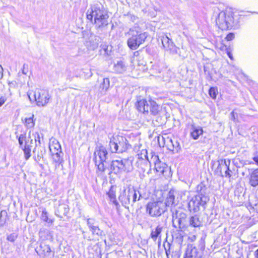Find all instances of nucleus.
Listing matches in <instances>:
<instances>
[{
	"label": "nucleus",
	"mask_w": 258,
	"mask_h": 258,
	"mask_svg": "<svg viewBox=\"0 0 258 258\" xmlns=\"http://www.w3.org/2000/svg\"><path fill=\"white\" fill-rule=\"evenodd\" d=\"M142 197L141 193L131 185L123 187L118 197L119 201L125 208H128L129 205L133 206Z\"/></svg>",
	"instance_id": "nucleus-3"
},
{
	"label": "nucleus",
	"mask_w": 258,
	"mask_h": 258,
	"mask_svg": "<svg viewBox=\"0 0 258 258\" xmlns=\"http://www.w3.org/2000/svg\"><path fill=\"white\" fill-rule=\"evenodd\" d=\"M188 226V220L186 219V215L184 213H180L178 218V227L180 229H184Z\"/></svg>",
	"instance_id": "nucleus-28"
},
{
	"label": "nucleus",
	"mask_w": 258,
	"mask_h": 258,
	"mask_svg": "<svg viewBox=\"0 0 258 258\" xmlns=\"http://www.w3.org/2000/svg\"><path fill=\"white\" fill-rule=\"evenodd\" d=\"M7 212L5 210H3L0 213V227H2L4 225L6 222V216Z\"/></svg>",
	"instance_id": "nucleus-35"
},
{
	"label": "nucleus",
	"mask_w": 258,
	"mask_h": 258,
	"mask_svg": "<svg viewBox=\"0 0 258 258\" xmlns=\"http://www.w3.org/2000/svg\"><path fill=\"white\" fill-rule=\"evenodd\" d=\"M53 155V160L54 162H55L56 164H58L57 166H58L60 164L62 163L63 162V159H62V155L63 153L62 152L60 153H55L54 154H52ZM57 166V165H56V167Z\"/></svg>",
	"instance_id": "nucleus-32"
},
{
	"label": "nucleus",
	"mask_w": 258,
	"mask_h": 258,
	"mask_svg": "<svg viewBox=\"0 0 258 258\" xmlns=\"http://www.w3.org/2000/svg\"><path fill=\"white\" fill-rule=\"evenodd\" d=\"M110 86V81L108 78H103L100 82L99 87V90L101 93H105L108 90Z\"/></svg>",
	"instance_id": "nucleus-26"
},
{
	"label": "nucleus",
	"mask_w": 258,
	"mask_h": 258,
	"mask_svg": "<svg viewBox=\"0 0 258 258\" xmlns=\"http://www.w3.org/2000/svg\"><path fill=\"white\" fill-rule=\"evenodd\" d=\"M125 34L128 35L127 45L133 50L137 49L141 44L145 42L148 37L147 32L139 31L136 28L130 29Z\"/></svg>",
	"instance_id": "nucleus-5"
},
{
	"label": "nucleus",
	"mask_w": 258,
	"mask_h": 258,
	"mask_svg": "<svg viewBox=\"0 0 258 258\" xmlns=\"http://www.w3.org/2000/svg\"><path fill=\"white\" fill-rule=\"evenodd\" d=\"M26 137L24 135H21L18 139L19 143L21 148L23 147V142L26 141Z\"/></svg>",
	"instance_id": "nucleus-41"
},
{
	"label": "nucleus",
	"mask_w": 258,
	"mask_h": 258,
	"mask_svg": "<svg viewBox=\"0 0 258 258\" xmlns=\"http://www.w3.org/2000/svg\"><path fill=\"white\" fill-rule=\"evenodd\" d=\"M6 98L5 97H0V107L2 106L6 102Z\"/></svg>",
	"instance_id": "nucleus-45"
},
{
	"label": "nucleus",
	"mask_w": 258,
	"mask_h": 258,
	"mask_svg": "<svg viewBox=\"0 0 258 258\" xmlns=\"http://www.w3.org/2000/svg\"><path fill=\"white\" fill-rule=\"evenodd\" d=\"M191 225L194 227H198L202 225V222L198 215H195L188 220V225Z\"/></svg>",
	"instance_id": "nucleus-29"
},
{
	"label": "nucleus",
	"mask_w": 258,
	"mask_h": 258,
	"mask_svg": "<svg viewBox=\"0 0 258 258\" xmlns=\"http://www.w3.org/2000/svg\"><path fill=\"white\" fill-rule=\"evenodd\" d=\"M59 208H60V209H61V208H63V209H64V210H68V208L67 207H66V206H60L59 207Z\"/></svg>",
	"instance_id": "nucleus-52"
},
{
	"label": "nucleus",
	"mask_w": 258,
	"mask_h": 258,
	"mask_svg": "<svg viewBox=\"0 0 258 258\" xmlns=\"http://www.w3.org/2000/svg\"><path fill=\"white\" fill-rule=\"evenodd\" d=\"M177 253L175 252H173L171 255V258H177Z\"/></svg>",
	"instance_id": "nucleus-49"
},
{
	"label": "nucleus",
	"mask_w": 258,
	"mask_h": 258,
	"mask_svg": "<svg viewBox=\"0 0 258 258\" xmlns=\"http://www.w3.org/2000/svg\"><path fill=\"white\" fill-rule=\"evenodd\" d=\"M109 145L112 153H122L127 149V140L121 136L113 137Z\"/></svg>",
	"instance_id": "nucleus-10"
},
{
	"label": "nucleus",
	"mask_w": 258,
	"mask_h": 258,
	"mask_svg": "<svg viewBox=\"0 0 258 258\" xmlns=\"http://www.w3.org/2000/svg\"><path fill=\"white\" fill-rule=\"evenodd\" d=\"M115 187L114 186H111L110 188L109 191L107 192V195L110 200L112 202V203L116 206L118 205V202L116 200V195H115Z\"/></svg>",
	"instance_id": "nucleus-30"
},
{
	"label": "nucleus",
	"mask_w": 258,
	"mask_h": 258,
	"mask_svg": "<svg viewBox=\"0 0 258 258\" xmlns=\"http://www.w3.org/2000/svg\"><path fill=\"white\" fill-rule=\"evenodd\" d=\"M249 183L252 186H256L258 185V171H254L250 175Z\"/></svg>",
	"instance_id": "nucleus-31"
},
{
	"label": "nucleus",
	"mask_w": 258,
	"mask_h": 258,
	"mask_svg": "<svg viewBox=\"0 0 258 258\" xmlns=\"http://www.w3.org/2000/svg\"><path fill=\"white\" fill-rule=\"evenodd\" d=\"M33 135L35 138V142H38L39 144H40V136H39V133H35V134H33Z\"/></svg>",
	"instance_id": "nucleus-42"
},
{
	"label": "nucleus",
	"mask_w": 258,
	"mask_h": 258,
	"mask_svg": "<svg viewBox=\"0 0 258 258\" xmlns=\"http://www.w3.org/2000/svg\"><path fill=\"white\" fill-rule=\"evenodd\" d=\"M252 159L255 162V163L258 165V154H257V152H256L253 154V157H252Z\"/></svg>",
	"instance_id": "nucleus-44"
},
{
	"label": "nucleus",
	"mask_w": 258,
	"mask_h": 258,
	"mask_svg": "<svg viewBox=\"0 0 258 258\" xmlns=\"http://www.w3.org/2000/svg\"><path fill=\"white\" fill-rule=\"evenodd\" d=\"M218 94V89L216 87H211L209 90V94L210 96L213 99L216 98Z\"/></svg>",
	"instance_id": "nucleus-36"
},
{
	"label": "nucleus",
	"mask_w": 258,
	"mask_h": 258,
	"mask_svg": "<svg viewBox=\"0 0 258 258\" xmlns=\"http://www.w3.org/2000/svg\"><path fill=\"white\" fill-rule=\"evenodd\" d=\"M202 256V252L192 244L187 245L184 258H200Z\"/></svg>",
	"instance_id": "nucleus-16"
},
{
	"label": "nucleus",
	"mask_w": 258,
	"mask_h": 258,
	"mask_svg": "<svg viewBox=\"0 0 258 258\" xmlns=\"http://www.w3.org/2000/svg\"><path fill=\"white\" fill-rule=\"evenodd\" d=\"M234 38V35L233 33H230L229 34H228L226 37V39L228 40V41H230V40H232L233 38Z\"/></svg>",
	"instance_id": "nucleus-43"
},
{
	"label": "nucleus",
	"mask_w": 258,
	"mask_h": 258,
	"mask_svg": "<svg viewBox=\"0 0 258 258\" xmlns=\"http://www.w3.org/2000/svg\"><path fill=\"white\" fill-rule=\"evenodd\" d=\"M178 234H179V235H180V236H183L181 233H178Z\"/></svg>",
	"instance_id": "nucleus-55"
},
{
	"label": "nucleus",
	"mask_w": 258,
	"mask_h": 258,
	"mask_svg": "<svg viewBox=\"0 0 258 258\" xmlns=\"http://www.w3.org/2000/svg\"><path fill=\"white\" fill-rule=\"evenodd\" d=\"M33 139L29 137L27 141H25L24 146L22 148L26 160H28L31 157V148L32 147Z\"/></svg>",
	"instance_id": "nucleus-20"
},
{
	"label": "nucleus",
	"mask_w": 258,
	"mask_h": 258,
	"mask_svg": "<svg viewBox=\"0 0 258 258\" xmlns=\"http://www.w3.org/2000/svg\"><path fill=\"white\" fill-rule=\"evenodd\" d=\"M108 153L105 148L102 146L97 147L94 153V160L95 165L97 166L98 170L100 172H104L108 165Z\"/></svg>",
	"instance_id": "nucleus-7"
},
{
	"label": "nucleus",
	"mask_w": 258,
	"mask_h": 258,
	"mask_svg": "<svg viewBox=\"0 0 258 258\" xmlns=\"http://www.w3.org/2000/svg\"><path fill=\"white\" fill-rule=\"evenodd\" d=\"M37 253L42 258H53L54 252L52 251L49 245L41 243L39 246L35 248Z\"/></svg>",
	"instance_id": "nucleus-13"
},
{
	"label": "nucleus",
	"mask_w": 258,
	"mask_h": 258,
	"mask_svg": "<svg viewBox=\"0 0 258 258\" xmlns=\"http://www.w3.org/2000/svg\"><path fill=\"white\" fill-rule=\"evenodd\" d=\"M162 44L164 48L172 50L174 49V45L173 42L167 36H163L161 38Z\"/></svg>",
	"instance_id": "nucleus-25"
},
{
	"label": "nucleus",
	"mask_w": 258,
	"mask_h": 258,
	"mask_svg": "<svg viewBox=\"0 0 258 258\" xmlns=\"http://www.w3.org/2000/svg\"><path fill=\"white\" fill-rule=\"evenodd\" d=\"M30 101H35L39 107L45 106L49 102L51 96L47 90L36 89L34 92L29 91L27 94Z\"/></svg>",
	"instance_id": "nucleus-6"
},
{
	"label": "nucleus",
	"mask_w": 258,
	"mask_h": 258,
	"mask_svg": "<svg viewBox=\"0 0 258 258\" xmlns=\"http://www.w3.org/2000/svg\"><path fill=\"white\" fill-rule=\"evenodd\" d=\"M203 132V130L201 127L194 128L193 131L190 133V136L194 140H197L200 135H202Z\"/></svg>",
	"instance_id": "nucleus-33"
},
{
	"label": "nucleus",
	"mask_w": 258,
	"mask_h": 258,
	"mask_svg": "<svg viewBox=\"0 0 258 258\" xmlns=\"http://www.w3.org/2000/svg\"><path fill=\"white\" fill-rule=\"evenodd\" d=\"M137 108L141 112L150 114L154 116L158 115L153 122L155 126H159L164 124L165 118L160 115V107L153 100H141L137 102Z\"/></svg>",
	"instance_id": "nucleus-1"
},
{
	"label": "nucleus",
	"mask_w": 258,
	"mask_h": 258,
	"mask_svg": "<svg viewBox=\"0 0 258 258\" xmlns=\"http://www.w3.org/2000/svg\"><path fill=\"white\" fill-rule=\"evenodd\" d=\"M130 17L131 20L133 22H135L138 19V18L136 16H134V15H130Z\"/></svg>",
	"instance_id": "nucleus-48"
},
{
	"label": "nucleus",
	"mask_w": 258,
	"mask_h": 258,
	"mask_svg": "<svg viewBox=\"0 0 258 258\" xmlns=\"http://www.w3.org/2000/svg\"><path fill=\"white\" fill-rule=\"evenodd\" d=\"M147 151L146 149L142 150L140 153L138 154V165L144 163L145 166L148 168L151 165L150 159H149L148 156Z\"/></svg>",
	"instance_id": "nucleus-18"
},
{
	"label": "nucleus",
	"mask_w": 258,
	"mask_h": 258,
	"mask_svg": "<svg viewBox=\"0 0 258 258\" xmlns=\"http://www.w3.org/2000/svg\"><path fill=\"white\" fill-rule=\"evenodd\" d=\"M110 169L116 174L131 172L133 170V161L130 159L113 160Z\"/></svg>",
	"instance_id": "nucleus-8"
},
{
	"label": "nucleus",
	"mask_w": 258,
	"mask_h": 258,
	"mask_svg": "<svg viewBox=\"0 0 258 258\" xmlns=\"http://www.w3.org/2000/svg\"><path fill=\"white\" fill-rule=\"evenodd\" d=\"M151 154L152 156L150 159L151 164L152 163L154 164L155 169L157 172L163 174L165 171V169L166 168V165L159 160L158 155L153 153H151Z\"/></svg>",
	"instance_id": "nucleus-15"
},
{
	"label": "nucleus",
	"mask_w": 258,
	"mask_h": 258,
	"mask_svg": "<svg viewBox=\"0 0 258 258\" xmlns=\"http://www.w3.org/2000/svg\"><path fill=\"white\" fill-rule=\"evenodd\" d=\"M216 23L222 30L231 29L234 23L233 14L230 11H222L219 13Z\"/></svg>",
	"instance_id": "nucleus-9"
},
{
	"label": "nucleus",
	"mask_w": 258,
	"mask_h": 258,
	"mask_svg": "<svg viewBox=\"0 0 258 258\" xmlns=\"http://www.w3.org/2000/svg\"><path fill=\"white\" fill-rule=\"evenodd\" d=\"M87 224L90 231L94 235L101 236L102 235L103 231L101 230L98 225V222L94 218H87Z\"/></svg>",
	"instance_id": "nucleus-14"
},
{
	"label": "nucleus",
	"mask_w": 258,
	"mask_h": 258,
	"mask_svg": "<svg viewBox=\"0 0 258 258\" xmlns=\"http://www.w3.org/2000/svg\"><path fill=\"white\" fill-rule=\"evenodd\" d=\"M139 166H140V168L142 169V171L144 173H145L147 171V173L149 174L150 171H151V166L150 167L147 168L144 163H142V164H140Z\"/></svg>",
	"instance_id": "nucleus-39"
},
{
	"label": "nucleus",
	"mask_w": 258,
	"mask_h": 258,
	"mask_svg": "<svg viewBox=\"0 0 258 258\" xmlns=\"http://www.w3.org/2000/svg\"><path fill=\"white\" fill-rule=\"evenodd\" d=\"M174 191L170 190L166 198L165 206H171V211L172 212V223L174 227H176L175 225L176 221L177 222V210L175 205H173L175 197L174 195Z\"/></svg>",
	"instance_id": "nucleus-12"
},
{
	"label": "nucleus",
	"mask_w": 258,
	"mask_h": 258,
	"mask_svg": "<svg viewBox=\"0 0 258 258\" xmlns=\"http://www.w3.org/2000/svg\"><path fill=\"white\" fill-rule=\"evenodd\" d=\"M227 54L228 55V56L229 57V58L231 59H233V57L232 56V54L229 51H227Z\"/></svg>",
	"instance_id": "nucleus-50"
},
{
	"label": "nucleus",
	"mask_w": 258,
	"mask_h": 258,
	"mask_svg": "<svg viewBox=\"0 0 258 258\" xmlns=\"http://www.w3.org/2000/svg\"><path fill=\"white\" fill-rule=\"evenodd\" d=\"M189 192L187 191H185L181 194L180 200L181 208L184 210H186L188 206H186V204L188 205L189 202Z\"/></svg>",
	"instance_id": "nucleus-21"
},
{
	"label": "nucleus",
	"mask_w": 258,
	"mask_h": 258,
	"mask_svg": "<svg viewBox=\"0 0 258 258\" xmlns=\"http://www.w3.org/2000/svg\"><path fill=\"white\" fill-rule=\"evenodd\" d=\"M258 200L256 197L252 195L249 197V202L251 206L254 209V207H256V205L257 204Z\"/></svg>",
	"instance_id": "nucleus-34"
},
{
	"label": "nucleus",
	"mask_w": 258,
	"mask_h": 258,
	"mask_svg": "<svg viewBox=\"0 0 258 258\" xmlns=\"http://www.w3.org/2000/svg\"><path fill=\"white\" fill-rule=\"evenodd\" d=\"M109 16L107 12L103 6L99 3L92 5L87 12V18L95 25V27L100 28L106 26L108 24Z\"/></svg>",
	"instance_id": "nucleus-2"
},
{
	"label": "nucleus",
	"mask_w": 258,
	"mask_h": 258,
	"mask_svg": "<svg viewBox=\"0 0 258 258\" xmlns=\"http://www.w3.org/2000/svg\"><path fill=\"white\" fill-rule=\"evenodd\" d=\"M254 209L258 212V202L257 204L256 205V207H254Z\"/></svg>",
	"instance_id": "nucleus-53"
},
{
	"label": "nucleus",
	"mask_w": 258,
	"mask_h": 258,
	"mask_svg": "<svg viewBox=\"0 0 258 258\" xmlns=\"http://www.w3.org/2000/svg\"><path fill=\"white\" fill-rule=\"evenodd\" d=\"M165 211V203L161 201L150 202L146 207L147 212L152 217L159 216Z\"/></svg>",
	"instance_id": "nucleus-11"
},
{
	"label": "nucleus",
	"mask_w": 258,
	"mask_h": 258,
	"mask_svg": "<svg viewBox=\"0 0 258 258\" xmlns=\"http://www.w3.org/2000/svg\"><path fill=\"white\" fill-rule=\"evenodd\" d=\"M199 194L191 198L188 202V205L186 204V206H188L186 209L190 212H198L200 211L201 207L204 208L207 202L209 201V198L205 195L206 186L202 184L197 187V190H199Z\"/></svg>",
	"instance_id": "nucleus-4"
},
{
	"label": "nucleus",
	"mask_w": 258,
	"mask_h": 258,
	"mask_svg": "<svg viewBox=\"0 0 258 258\" xmlns=\"http://www.w3.org/2000/svg\"><path fill=\"white\" fill-rule=\"evenodd\" d=\"M166 254H167V256L168 258H169V257H168V251H166Z\"/></svg>",
	"instance_id": "nucleus-54"
},
{
	"label": "nucleus",
	"mask_w": 258,
	"mask_h": 258,
	"mask_svg": "<svg viewBox=\"0 0 258 258\" xmlns=\"http://www.w3.org/2000/svg\"><path fill=\"white\" fill-rule=\"evenodd\" d=\"M28 66L27 64H24L23 68V70H22V73H23V74H24V75H26L27 74V71L25 70V68L27 67L28 68Z\"/></svg>",
	"instance_id": "nucleus-46"
},
{
	"label": "nucleus",
	"mask_w": 258,
	"mask_h": 258,
	"mask_svg": "<svg viewBox=\"0 0 258 258\" xmlns=\"http://www.w3.org/2000/svg\"><path fill=\"white\" fill-rule=\"evenodd\" d=\"M25 124L27 128H32L34 125V123L33 122V118L32 117H29L28 118H26L25 119Z\"/></svg>",
	"instance_id": "nucleus-38"
},
{
	"label": "nucleus",
	"mask_w": 258,
	"mask_h": 258,
	"mask_svg": "<svg viewBox=\"0 0 258 258\" xmlns=\"http://www.w3.org/2000/svg\"><path fill=\"white\" fill-rule=\"evenodd\" d=\"M41 219L44 221L48 222V223H52V221L51 220H49L48 218V214L46 211L44 209L42 211V214L41 216Z\"/></svg>",
	"instance_id": "nucleus-37"
},
{
	"label": "nucleus",
	"mask_w": 258,
	"mask_h": 258,
	"mask_svg": "<svg viewBox=\"0 0 258 258\" xmlns=\"http://www.w3.org/2000/svg\"><path fill=\"white\" fill-rule=\"evenodd\" d=\"M3 72L4 70L1 65H0V80L2 79L3 77Z\"/></svg>",
	"instance_id": "nucleus-47"
},
{
	"label": "nucleus",
	"mask_w": 258,
	"mask_h": 258,
	"mask_svg": "<svg viewBox=\"0 0 258 258\" xmlns=\"http://www.w3.org/2000/svg\"><path fill=\"white\" fill-rule=\"evenodd\" d=\"M127 66L122 60L117 61L114 63L113 69L117 73L122 74L126 71Z\"/></svg>",
	"instance_id": "nucleus-23"
},
{
	"label": "nucleus",
	"mask_w": 258,
	"mask_h": 258,
	"mask_svg": "<svg viewBox=\"0 0 258 258\" xmlns=\"http://www.w3.org/2000/svg\"><path fill=\"white\" fill-rule=\"evenodd\" d=\"M230 164V161L227 162L225 160H222L219 163L217 167V170L220 172L222 176L230 177L231 171L230 170L229 166Z\"/></svg>",
	"instance_id": "nucleus-17"
},
{
	"label": "nucleus",
	"mask_w": 258,
	"mask_h": 258,
	"mask_svg": "<svg viewBox=\"0 0 258 258\" xmlns=\"http://www.w3.org/2000/svg\"><path fill=\"white\" fill-rule=\"evenodd\" d=\"M254 255L255 257L258 258V249L254 252Z\"/></svg>",
	"instance_id": "nucleus-51"
},
{
	"label": "nucleus",
	"mask_w": 258,
	"mask_h": 258,
	"mask_svg": "<svg viewBox=\"0 0 258 258\" xmlns=\"http://www.w3.org/2000/svg\"><path fill=\"white\" fill-rule=\"evenodd\" d=\"M49 148L50 151L52 154H54L56 152H62L61 146L59 142L56 140L52 141L51 143H50Z\"/></svg>",
	"instance_id": "nucleus-27"
},
{
	"label": "nucleus",
	"mask_w": 258,
	"mask_h": 258,
	"mask_svg": "<svg viewBox=\"0 0 258 258\" xmlns=\"http://www.w3.org/2000/svg\"><path fill=\"white\" fill-rule=\"evenodd\" d=\"M17 238V235L15 233H12L7 236V239L11 242H14Z\"/></svg>",
	"instance_id": "nucleus-40"
},
{
	"label": "nucleus",
	"mask_w": 258,
	"mask_h": 258,
	"mask_svg": "<svg viewBox=\"0 0 258 258\" xmlns=\"http://www.w3.org/2000/svg\"><path fill=\"white\" fill-rule=\"evenodd\" d=\"M99 42V37L94 36V37H91L90 40L86 42V46L90 50H95L98 47Z\"/></svg>",
	"instance_id": "nucleus-22"
},
{
	"label": "nucleus",
	"mask_w": 258,
	"mask_h": 258,
	"mask_svg": "<svg viewBox=\"0 0 258 258\" xmlns=\"http://www.w3.org/2000/svg\"><path fill=\"white\" fill-rule=\"evenodd\" d=\"M163 229V227L160 225H158L155 229H153L151 231L150 237L155 241L158 238L161 241V233Z\"/></svg>",
	"instance_id": "nucleus-24"
},
{
	"label": "nucleus",
	"mask_w": 258,
	"mask_h": 258,
	"mask_svg": "<svg viewBox=\"0 0 258 258\" xmlns=\"http://www.w3.org/2000/svg\"><path fill=\"white\" fill-rule=\"evenodd\" d=\"M158 142L160 147H164L166 146L168 150L172 152L173 151L174 145L172 139L167 138L165 140L163 136H158Z\"/></svg>",
	"instance_id": "nucleus-19"
}]
</instances>
